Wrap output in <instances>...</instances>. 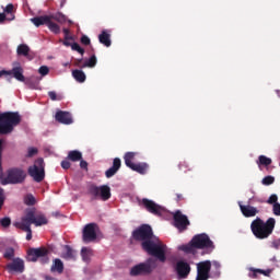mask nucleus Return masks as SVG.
I'll use <instances>...</instances> for the list:
<instances>
[{"instance_id": "obj_32", "label": "nucleus", "mask_w": 280, "mask_h": 280, "mask_svg": "<svg viewBox=\"0 0 280 280\" xmlns=\"http://www.w3.org/2000/svg\"><path fill=\"white\" fill-rule=\"evenodd\" d=\"M97 65V57L95 55H92L83 65L82 69H93Z\"/></svg>"}, {"instance_id": "obj_7", "label": "nucleus", "mask_w": 280, "mask_h": 280, "mask_svg": "<svg viewBox=\"0 0 280 280\" xmlns=\"http://www.w3.org/2000/svg\"><path fill=\"white\" fill-rule=\"evenodd\" d=\"M88 195L91 196L92 200H103V202H106V200H110V186L91 184L88 187Z\"/></svg>"}, {"instance_id": "obj_17", "label": "nucleus", "mask_w": 280, "mask_h": 280, "mask_svg": "<svg viewBox=\"0 0 280 280\" xmlns=\"http://www.w3.org/2000/svg\"><path fill=\"white\" fill-rule=\"evenodd\" d=\"M7 270L9 272H19L21 275L25 272V261L21 258H14L7 265Z\"/></svg>"}, {"instance_id": "obj_14", "label": "nucleus", "mask_w": 280, "mask_h": 280, "mask_svg": "<svg viewBox=\"0 0 280 280\" xmlns=\"http://www.w3.org/2000/svg\"><path fill=\"white\" fill-rule=\"evenodd\" d=\"M209 272H211V261L210 260L198 262L196 280H208Z\"/></svg>"}, {"instance_id": "obj_47", "label": "nucleus", "mask_w": 280, "mask_h": 280, "mask_svg": "<svg viewBox=\"0 0 280 280\" xmlns=\"http://www.w3.org/2000/svg\"><path fill=\"white\" fill-rule=\"evenodd\" d=\"M35 154H38V149H36V148H30V149H28V152H27V156H28V158H32V156H35Z\"/></svg>"}, {"instance_id": "obj_10", "label": "nucleus", "mask_w": 280, "mask_h": 280, "mask_svg": "<svg viewBox=\"0 0 280 280\" xmlns=\"http://www.w3.org/2000/svg\"><path fill=\"white\" fill-rule=\"evenodd\" d=\"M23 222H26L32 226V224H35V226H43L47 224L49 221L47 220V217L43 214V212H36L34 209H30L26 211L25 215L21 219Z\"/></svg>"}, {"instance_id": "obj_5", "label": "nucleus", "mask_w": 280, "mask_h": 280, "mask_svg": "<svg viewBox=\"0 0 280 280\" xmlns=\"http://www.w3.org/2000/svg\"><path fill=\"white\" fill-rule=\"evenodd\" d=\"M27 173L21 167H12L7 171V176L1 179L2 185H21L25 183Z\"/></svg>"}, {"instance_id": "obj_46", "label": "nucleus", "mask_w": 280, "mask_h": 280, "mask_svg": "<svg viewBox=\"0 0 280 280\" xmlns=\"http://www.w3.org/2000/svg\"><path fill=\"white\" fill-rule=\"evenodd\" d=\"M5 14H12L14 12V4L9 3L4 9Z\"/></svg>"}, {"instance_id": "obj_28", "label": "nucleus", "mask_w": 280, "mask_h": 280, "mask_svg": "<svg viewBox=\"0 0 280 280\" xmlns=\"http://www.w3.org/2000/svg\"><path fill=\"white\" fill-rule=\"evenodd\" d=\"M81 257L85 264H89V261H91V257H93V250L90 247H82Z\"/></svg>"}, {"instance_id": "obj_44", "label": "nucleus", "mask_w": 280, "mask_h": 280, "mask_svg": "<svg viewBox=\"0 0 280 280\" xmlns=\"http://www.w3.org/2000/svg\"><path fill=\"white\" fill-rule=\"evenodd\" d=\"M179 170H184V172H191V168L189 167V164L187 162H180L178 164Z\"/></svg>"}, {"instance_id": "obj_64", "label": "nucleus", "mask_w": 280, "mask_h": 280, "mask_svg": "<svg viewBox=\"0 0 280 280\" xmlns=\"http://www.w3.org/2000/svg\"><path fill=\"white\" fill-rule=\"evenodd\" d=\"M276 259H277V258H276V257H273L271 260H272V261H275Z\"/></svg>"}, {"instance_id": "obj_38", "label": "nucleus", "mask_w": 280, "mask_h": 280, "mask_svg": "<svg viewBox=\"0 0 280 280\" xmlns=\"http://www.w3.org/2000/svg\"><path fill=\"white\" fill-rule=\"evenodd\" d=\"M112 167L119 172V170H121V159L115 158Z\"/></svg>"}, {"instance_id": "obj_21", "label": "nucleus", "mask_w": 280, "mask_h": 280, "mask_svg": "<svg viewBox=\"0 0 280 280\" xmlns=\"http://www.w3.org/2000/svg\"><path fill=\"white\" fill-rule=\"evenodd\" d=\"M14 226L16 229H20L21 231H24L26 234V240L30 242L32 240V225L30 223H26L21 219V222L14 223Z\"/></svg>"}, {"instance_id": "obj_26", "label": "nucleus", "mask_w": 280, "mask_h": 280, "mask_svg": "<svg viewBox=\"0 0 280 280\" xmlns=\"http://www.w3.org/2000/svg\"><path fill=\"white\" fill-rule=\"evenodd\" d=\"M129 170H132V172H137L138 174H145V172H148V163H133Z\"/></svg>"}, {"instance_id": "obj_55", "label": "nucleus", "mask_w": 280, "mask_h": 280, "mask_svg": "<svg viewBox=\"0 0 280 280\" xmlns=\"http://www.w3.org/2000/svg\"><path fill=\"white\" fill-rule=\"evenodd\" d=\"M74 67H79L80 69H82V58L81 59H75Z\"/></svg>"}, {"instance_id": "obj_31", "label": "nucleus", "mask_w": 280, "mask_h": 280, "mask_svg": "<svg viewBox=\"0 0 280 280\" xmlns=\"http://www.w3.org/2000/svg\"><path fill=\"white\" fill-rule=\"evenodd\" d=\"M256 163H257L258 167H261V165L265 167H268V165H272V159H270L266 155H259Z\"/></svg>"}, {"instance_id": "obj_51", "label": "nucleus", "mask_w": 280, "mask_h": 280, "mask_svg": "<svg viewBox=\"0 0 280 280\" xmlns=\"http://www.w3.org/2000/svg\"><path fill=\"white\" fill-rule=\"evenodd\" d=\"M61 167H62V170H69V167H71V162L63 160L61 162Z\"/></svg>"}, {"instance_id": "obj_37", "label": "nucleus", "mask_w": 280, "mask_h": 280, "mask_svg": "<svg viewBox=\"0 0 280 280\" xmlns=\"http://www.w3.org/2000/svg\"><path fill=\"white\" fill-rule=\"evenodd\" d=\"M71 49L73 51H78V54H80L81 56H84V48L80 47V44L78 43L71 44Z\"/></svg>"}, {"instance_id": "obj_6", "label": "nucleus", "mask_w": 280, "mask_h": 280, "mask_svg": "<svg viewBox=\"0 0 280 280\" xmlns=\"http://www.w3.org/2000/svg\"><path fill=\"white\" fill-rule=\"evenodd\" d=\"M154 268H156V260H154V258H149L145 262H140L133 266L130 269L129 275L130 277H148V275H152Z\"/></svg>"}, {"instance_id": "obj_11", "label": "nucleus", "mask_w": 280, "mask_h": 280, "mask_svg": "<svg viewBox=\"0 0 280 280\" xmlns=\"http://www.w3.org/2000/svg\"><path fill=\"white\" fill-rule=\"evenodd\" d=\"M31 22L35 25V27H40V25H46L52 34H59L60 33V25L51 21V18L49 15H40L35 16L31 19Z\"/></svg>"}, {"instance_id": "obj_49", "label": "nucleus", "mask_w": 280, "mask_h": 280, "mask_svg": "<svg viewBox=\"0 0 280 280\" xmlns=\"http://www.w3.org/2000/svg\"><path fill=\"white\" fill-rule=\"evenodd\" d=\"M81 43H82V45H91V38H89V36H86V35H83L81 37Z\"/></svg>"}, {"instance_id": "obj_59", "label": "nucleus", "mask_w": 280, "mask_h": 280, "mask_svg": "<svg viewBox=\"0 0 280 280\" xmlns=\"http://www.w3.org/2000/svg\"><path fill=\"white\" fill-rule=\"evenodd\" d=\"M3 176V167L1 166V154H0V178Z\"/></svg>"}, {"instance_id": "obj_42", "label": "nucleus", "mask_w": 280, "mask_h": 280, "mask_svg": "<svg viewBox=\"0 0 280 280\" xmlns=\"http://www.w3.org/2000/svg\"><path fill=\"white\" fill-rule=\"evenodd\" d=\"M278 200H279V197L277 196V195H271L269 198H268V200H267V205H279V202H278Z\"/></svg>"}, {"instance_id": "obj_40", "label": "nucleus", "mask_w": 280, "mask_h": 280, "mask_svg": "<svg viewBox=\"0 0 280 280\" xmlns=\"http://www.w3.org/2000/svg\"><path fill=\"white\" fill-rule=\"evenodd\" d=\"M0 224L3 226V229H8L10 224H12V220L9 217L2 218L0 220Z\"/></svg>"}, {"instance_id": "obj_15", "label": "nucleus", "mask_w": 280, "mask_h": 280, "mask_svg": "<svg viewBox=\"0 0 280 280\" xmlns=\"http://www.w3.org/2000/svg\"><path fill=\"white\" fill-rule=\"evenodd\" d=\"M175 272L178 279H187V277H189V273L191 272V266L185 260H178L175 264Z\"/></svg>"}, {"instance_id": "obj_20", "label": "nucleus", "mask_w": 280, "mask_h": 280, "mask_svg": "<svg viewBox=\"0 0 280 280\" xmlns=\"http://www.w3.org/2000/svg\"><path fill=\"white\" fill-rule=\"evenodd\" d=\"M240 209L245 218H255V215L259 213V210L253 206H244L240 203Z\"/></svg>"}, {"instance_id": "obj_16", "label": "nucleus", "mask_w": 280, "mask_h": 280, "mask_svg": "<svg viewBox=\"0 0 280 280\" xmlns=\"http://www.w3.org/2000/svg\"><path fill=\"white\" fill-rule=\"evenodd\" d=\"M142 205H143L144 209H147V211H149V213H152V215H163V207L158 205L156 202H154L148 198H143Z\"/></svg>"}, {"instance_id": "obj_50", "label": "nucleus", "mask_w": 280, "mask_h": 280, "mask_svg": "<svg viewBox=\"0 0 280 280\" xmlns=\"http://www.w3.org/2000/svg\"><path fill=\"white\" fill-rule=\"evenodd\" d=\"M3 202H5V196L3 195V189L0 188V209H2Z\"/></svg>"}, {"instance_id": "obj_19", "label": "nucleus", "mask_w": 280, "mask_h": 280, "mask_svg": "<svg viewBox=\"0 0 280 280\" xmlns=\"http://www.w3.org/2000/svg\"><path fill=\"white\" fill-rule=\"evenodd\" d=\"M248 272V277L249 279H258L259 275H264V277H270V275L272 273V269H257L255 267H250Z\"/></svg>"}, {"instance_id": "obj_43", "label": "nucleus", "mask_w": 280, "mask_h": 280, "mask_svg": "<svg viewBox=\"0 0 280 280\" xmlns=\"http://www.w3.org/2000/svg\"><path fill=\"white\" fill-rule=\"evenodd\" d=\"M118 171H116L115 168L109 167L106 172H105V176L106 178H113V176H115V174H117Z\"/></svg>"}, {"instance_id": "obj_56", "label": "nucleus", "mask_w": 280, "mask_h": 280, "mask_svg": "<svg viewBox=\"0 0 280 280\" xmlns=\"http://www.w3.org/2000/svg\"><path fill=\"white\" fill-rule=\"evenodd\" d=\"M3 75H10V72L8 70L0 71V78H3Z\"/></svg>"}, {"instance_id": "obj_60", "label": "nucleus", "mask_w": 280, "mask_h": 280, "mask_svg": "<svg viewBox=\"0 0 280 280\" xmlns=\"http://www.w3.org/2000/svg\"><path fill=\"white\" fill-rule=\"evenodd\" d=\"M44 279H45V280H58V279H56V278H54V277H51V276H45Z\"/></svg>"}, {"instance_id": "obj_63", "label": "nucleus", "mask_w": 280, "mask_h": 280, "mask_svg": "<svg viewBox=\"0 0 280 280\" xmlns=\"http://www.w3.org/2000/svg\"><path fill=\"white\" fill-rule=\"evenodd\" d=\"M66 1L61 0V8L65 5Z\"/></svg>"}, {"instance_id": "obj_24", "label": "nucleus", "mask_w": 280, "mask_h": 280, "mask_svg": "<svg viewBox=\"0 0 280 280\" xmlns=\"http://www.w3.org/2000/svg\"><path fill=\"white\" fill-rule=\"evenodd\" d=\"M8 72L19 82H25V75H23V68L21 66L14 67L12 70H8Z\"/></svg>"}, {"instance_id": "obj_4", "label": "nucleus", "mask_w": 280, "mask_h": 280, "mask_svg": "<svg viewBox=\"0 0 280 280\" xmlns=\"http://www.w3.org/2000/svg\"><path fill=\"white\" fill-rule=\"evenodd\" d=\"M21 124V115L16 112L0 114V135H10Z\"/></svg>"}, {"instance_id": "obj_41", "label": "nucleus", "mask_w": 280, "mask_h": 280, "mask_svg": "<svg viewBox=\"0 0 280 280\" xmlns=\"http://www.w3.org/2000/svg\"><path fill=\"white\" fill-rule=\"evenodd\" d=\"M261 183H262V185H266V186L272 185L275 183V177L268 175L262 178Z\"/></svg>"}, {"instance_id": "obj_54", "label": "nucleus", "mask_w": 280, "mask_h": 280, "mask_svg": "<svg viewBox=\"0 0 280 280\" xmlns=\"http://www.w3.org/2000/svg\"><path fill=\"white\" fill-rule=\"evenodd\" d=\"M175 200L176 202H182V200H185V197L183 196V194H176Z\"/></svg>"}, {"instance_id": "obj_33", "label": "nucleus", "mask_w": 280, "mask_h": 280, "mask_svg": "<svg viewBox=\"0 0 280 280\" xmlns=\"http://www.w3.org/2000/svg\"><path fill=\"white\" fill-rule=\"evenodd\" d=\"M50 21H57V23H67V15L57 12L49 15Z\"/></svg>"}, {"instance_id": "obj_12", "label": "nucleus", "mask_w": 280, "mask_h": 280, "mask_svg": "<svg viewBox=\"0 0 280 280\" xmlns=\"http://www.w3.org/2000/svg\"><path fill=\"white\" fill-rule=\"evenodd\" d=\"M189 224H191V222H189L187 215L183 214L180 210H176L173 213V226H175L179 233L187 231V226H189Z\"/></svg>"}, {"instance_id": "obj_27", "label": "nucleus", "mask_w": 280, "mask_h": 280, "mask_svg": "<svg viewBox=\"0 0 280 280\" xmlns=\"http://www.w3.org/2000/svg\"><path fill=\"white\" fill-rule=\"evenodd\" d=\"M68 160L72 161V163H78V161H82V152L78 150L69 151Z\"/></svg>"}, {"instance_id": "obj_34", "label": "nucleus", "mask_w": 280, "mask_h": 280, "mask_svg": "<svg viewBox=\"0 0 280 280\" xmlns=\"http://www.w3.org/2000/svg\"><path fill=\"white\" fill-rule=\"evenodd\" d=\"M48 97L51 100V102H62V100H65V96L56 93V91H49Z\"/></svg>"}, {"instance_id": "obj_57", "label": "nucleus", "mask_w": 280, "mask_h": 280, "mask_svg": "<svg viewBox=\"0 0 280 280\" xmlns=\"http://www.w3.org/2000/svg\"><path fill=\"white\" fill-rule=\"evenodd\" d=\"M62 45H65V47H71L72 44L69 43V39H65Z\"/></svg>"}, {"instance_id": "obj_23", "label": "nucleus", "mask_w": 280, "mask_h": 280, "mask_svg": "<svg viewBox=\"0 0 280 280\" xmlns=\"http://www.w3.org/2000/svg\"><path fill=\"white\" fill-rule=\"evenodd\" d=\"M30 46L27 44H20L16 48L18 56H24V58H27V60H32L34 57L30 55Z\"/></svg>"}, {"instance_id": "obj_13", "label": "nucleus", "mask_w": 280, "mask_h": 280, "mask_svg": "<svg viewBox=\"0 0 280 280\" xmlns=\"http://www.w3.org/2000/svg\"><path fill=\"white\" fill-rule=\"evenodd\" d=\"M97 223H88L82 231L83 244H91L97 240Z\"/></svg>"}, {"instance_id": "obj_22", "label": "nucleus", "mask_w": 280, "mask_h": 280, "mask_svg": "<svg viewBox=\"0 0 280 280\" xmlns=\"http://www.w3.org/2000/svg\"><path fill=\"white\" fill-rule=\"evenodd\" d=\"M98 40L101 45H104L105 47H110V45H113V42L110 40V31L103 30L98 35Z\"/></svg>"}, {"instance_id": "obj_3", "label": "nucleus", "mask_w": 280, "mask_h": 280, "mask_svg": "<svg viewBox=\"0 0 280 280\" xmlns=\"http://www.w3.org/2000/svg\"><path fill=\"white\" fill-rule=\"evenodd\" d=\"M203 248H211V250H213L215 246L213 245V241H211L209 235L201 233L195 235L189 244L183 245L180 247V250H183L187 255H196V250Z\"/></svg>"}, {"instance_id": "obj_62", "label": "nucleus", "mask_w": 280, "mask_h": 280, "mask_svg": "<svg viewBox=\"0 0 280 280\" xmlns=\"http://www.w3.org/2000/svg\"><path fill=\"white\" fill-rule=\"evenodd\" d=\"M214 266H217V268H220V262L214 261Z\"/></svg>"}, {"instance_id": "obj_58", "label": "nucleus", "mask_w": 280, "mask_h": 280, "mask_svg": "<svg viewBox=\"0 0 280 280\" xmlns=\"http://www.w3.org/2000/svg\"><path fill=\"white\" fill-rule=\"evenodd\" d=\"M5 21V13H0V23H3Z\"/></svg>"}, {"instance_id": "obj_29", "label": "nucleus", "mask_w": 280, "mask_h": 280, "mask_svg": "<svg viewBox=\"0 0 280 280\" xmlns=\"http://www.w3.org/2000/svg\"><path fill=\"white\" fill-rule=\"evenodd\" d=\"M72 77L77 82L83 83L86 82V74L82 70H73L72 71Z\"/></svg>"}, {"instance_id": "obj_2", "label": "nucleus", "mask_w": 280, "mask_h": 280, "mask_svg": "<svg viewBox=\"0 0 280 280\" xmlns=\"http://www.w3.org/2000/svg\"><path fill=\"white\" fill-rule=\"evenodd\" d=\"M277 225V220L275 218H269L265 222L261 218L257 217L252 223L250 229L253 235L257 237V240H267L270 237V234L275 231V226Z\"/></svg>"}, {"instance_id": "obj_48", "label": "nucleus", "mask_w": 280, "mask_h": 280, "mask_svg": "<svg viewBox=\"0 0 280 280\" xmlns=\"http://www.w3.org/2000/svg\"><path fill=\"white\" fill-rule=\"evenodd\" d=\"M273 215H280V203H275L272 206Z\"/></svg>"}, {"instance_id": "obj_45", "label": "nucleus", "mask_w": 280, "mask_h": 280, "mask_svg": "<svg viewBox=\"0 0 280 280\" xmlns=\"http://www.w3.org/2000/svg\"><path fill=\"white\" fill-rule=\"evenodd\" d=\"M38 73H40V75H47L49 73V67L47 66L39 67Z\"/></svg>"}, {"instance_id": "obj_52", "label": "nucleus", "mask_w": 280, "mask_h": 280, "mask_svg": "<svg viewBox=\"0 0 280 280\" xmlns=\"http://www.w3.org/2000/svg\"><path fill=\"white\" fill-rule=\"evenodd\" d=\"M69 28H63L65 40H72L73 37L69 36Z\"/></svg>"}, {"instance_id": "obj_36", "label": "nucleus", "mask_w": 280, "mask_h": 280, "mask_svg": "<svg viewBox=\"0 0 280 280\" xmlns=\"http://www.w3.org/2000/svg\"><path fill=\"white\" fill-rule=\"evenodd\" d=\"M4 259H13L14 258V248L9 247L5 249L3 254Z\"/></svg>"}, {"instance_id": "obj_53", "label": "nucleus", "mask_w": 280, "mask_h": 280, "mask_svg": "<svg viewBox=\"0 0 280 280\" xmlns=\"http://www.w3.org/2000/svg\"><path fill=\"white\" fill-rule=\"evenodd\" d=\"M80 167L81 170H88L89 168V163L84 160H80Z\"/></svg>"}, {"instance_id": "obj_18", "label": "nucleus", "mask_w": 280, "mask_h": 280, "mask_svg": "<svg viewBox=\"0 0 280 280\" xmlns=\"http://www.w3.org/2000/svg\"><path fill=\"white\" fill-rule=\"evenodd\" d=\"M55 119L58 121V124H63L65 126H70V124H73L71 113L65 110H58L55 115Z\"/></svg>"}, {"instance_id": "obj_25", "label": "nucleus", "mask_w": 280, "mask_h": 280, "mask_svg": "<svg viewBox=\"0 0 280 280\" xmlns=\"http://www.w3.org/2000/svg\"><path fill=\"white\" fill-rule=\"evenodd\" d=\"M50 272H58V275H62L65 272V264L60 258H56L50 267Z\"/></svg>"}, {"instance_id": "obj_9", "label": "nucleus", "mask_w": 280, "mask_h": 280, "mask_svg": "<svg viewBox=\"0 0 280 280\" xmlns=\"http://www.w3.org/2000/svg\"><path fill=\"white\" fill-rule=\"evenodd\" d=\"M28 176L35 180V183H43L45 180V160L38 158L34 165L28 167Z\"/></svg>"}, {"instance_id": "obj_8", "label": "nucleus", "mask_w": 280, "mask_h": 280, "mask_svg": "<svg viewBox=\"0 0 280 280\" xmlns=\"http://www.w3.org/2000/svg\"><path fill=\"white\" fill-rule=\"evenodd\" d=\"M26 259L27 261H39L45 265L49 261V249L47 247L28 248Z\"/></svg>"}, {"instance_id": "obj_35", "label": "nucleus", "mask_w": 280, "mask_h": 280, "mask_svg": "<svg viewBox=\"0 0 280 280\" xmlns=\"http://www.w3.org/2000/svg\"><path fill=\"white\" fill-rule=\"evenodd\" d=\"M66 257L68 259H73V257H75V252L69 245H66Z\"/></svg>"}, {"instance_id": "obj_1", "label": "nucleus", "mask_w": 280, "mask_h": 280, "mask_svg": "<svg viewBox=\"0 0 280 280\" xmlns=\"http://www.w3.org/2000/svg\"><path fill=\"white\" fill-rule=\"evenodd\" d=\"M132 238L136 242H141V247L144 253H148L151 257H156L159 261H166L165 245L156 237L150 224H142L132 232Z\"/></svg>"}, {"instance_id": "obj_30", "label": "nucleus", "mask_w": 280, "mask_h": 280, "mask_svg": "<svg viewBox=\"0 0 280 280\" xmlns=\"http://www.w3.org/2000/svg\"><path fill=\"white\" fill-rule=\"evenodd\" d=\"M137 152H126L124 155V161H125V165H127V167L132 166L135 163H132L135 161V156H137Z\"/></svg>"}, {"instance_id": "obj_61", "label": "nucleus", "mask_w": 280, "mask_h": 280, "mask_svg": "<svg viewBox=\"0 0 280 280\" xmlns=\"http://www.w3.org/2000/svg\"><path fill=\"white\" fill-rule=\"evenodd\" d=\"M2 147H3V140L0 139V154H1Z\"/></svg>"}, {"instance_id": "obj_39", "label": "nucleus", "mask_w": 280, "mask_h": 280, "mask_svg": "<svg viewBox=\"0 0 280 280\" xmlns=\"http://www.w3.org/2000/svg\"><path fill=\"white\" fill-rule=\"evenodd\" d=\"M25 205H27L28 207H33V205H36V198H34V196L32 195H27L25 197Z\"/></svg>"}]
</instances>
